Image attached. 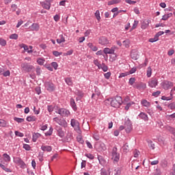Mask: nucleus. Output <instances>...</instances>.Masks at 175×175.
<instances>
[{"label": "nucleus", "instance_id": "412c9836", "mask_svg": "<svg viewBox=\"0 0 175 175\" xmlns=\"http://www.w3.org/2000/svg\"><path fill=\"white\" fill-rule=\"evenodd\" d=\"M57 135L59 136V137H64V136H65V132L62 131V128L59 126L57 128Z\"/></svg>", "mask_w": 175, "mask_h": 175}, {"label": "nucleus", "instance_id": "f704fd0d", "mask_svg": "<svg viewBox=\"0 0 175 175\" xmlns=\"http://www.w3.org/2000/svg\"><path fill=\"white\" fill-rule=\"evenodd\" d=\"M122 150L124 152H128L129 151V146L128 145L127 143H126L123 146H122Z\"/></svg>", "mask_w": 175, "mask_h": 175}, {"label": "nucleus", "instance_id": "6ab92c4d", "mask_svg": "<svg viewBox=\"0 0 175 175\" xmlns=\"http://www.w3.org/2000/svg\"><path fill=\"white\" fill-rule=\"evenodd\" d=\"M141 105H142V106H144V107H150V106H151V103L148 102L147 100L144 99L141 100Z\"/></svg>", "mask_w": 175, "mask_h": 175}, {"label": "nucleus", "instance_id": "72a5a7b5", "mask_svg": "<svg viewBox=\"0 0 175 175\" xmlns=\"http://www.w3.org/2000/svg\"><path fill=\"white\" fill-rule=\"evenodd\" d=\"M100 69H102L104 72H107L109 70V67L105 64V63H103L100 66Z\"/></svg>", "mask_w": 175, "mask_h": 175}, {"label": "nucleus", "instance_id": "58836bf2", "mask_svg": "<svg viewBox=\"0 0 175 175\" xmlns=\"http://www.w3.org/2000/svg\"><path fill=\"white\" fill-rule=\"evenodd\" d=\"M46 60L44 58H38L37 59V63L38 65H44Z\"/></svg>", "mask_w": 175, "mask_h": 175}, {"label": "nucleus", "instance_id": "dca6fc26", "mask_svg": "<svg viewBox=\"0 0 175 175\" xmlns=\"http://www.w3.org/2000/svg\"><path fill=\"white\" fill-rule=\"evenodd\" d=\"M70 105L74 111H77V105H76V101L73 98H70Z\"/></svg>", "mask_w": 175, "mask_h": 175}, {"label": "nucleus", "instance_id": "0eeeda50", "mask_svg": "<svg viewBox=\"0 0 175 175\" xmlns=\"http://www.w3.org/2000/svg\"><path fill=\"white\" fill-rule=\"evenodd\" d=\"M14 162V163H16V165H18L22 169H25V167H27V165L20 157L15 158Z\"/></svg>", "mask_w": 175, "mask_h": 175}, {"label": "nucleus", "instance_id": "6e6d98bb", "mask_svg": "<svg viewBox=\"0 0 175 175\" xmlns=\"http://www.w3.org/2000/svg\"><path fill=\"white\" fill-rule=\"evenodd\" d=\"M2 75L4 76V77H8L10 76V70H6L5 72L3 71Z\"/></svg>", "mask_w": 175, "mask_h": 175}, {"label": "nucleus", "instance_id": "13d9d810", "mask_svg": "<svg viewBox=\"0 0 175 175\" xmlns=\"http://www.w3.org/2000/svg\"><path fill=\"white\" fill-rule=\"evenodd\" d=\"M0 45L3 46H6V40H4L3 38H0Z\"/></svg>", "mask_w": 175, "mask_h": 175}, {"label": "nucleus", "instance_id": "864d4df0", "mask_svg": "<svg viewBox=\"0 0 175 175\" xmlns=\"http://www.w3.org/2000/svg\"><path fill=\"white\" fill-rule=\"evenodd\" d=\"M51 66H53V68L55 69V70H57V69H58V63H57L55 62H53L51 63Z\"/></svg>", "mask_w": 175, "mask_h": 175}, {"label": "nucleus", "instance_id": "c756f323", "mask_svg": "<svg viewBox=\"0 0 175 175\" xmlns=\"http://www.w3.org/2000/svg\"><path fill=\"white\" fill-rule=\"evenodd\" d=\"M151 75H152V68H151V66H149L147 68L146 76L147 77H151Z\"/></svg>", "mask_w": 175, "mask_h": 175}, {"label": "nucleus", "instance_id": "b1692460", "mask_svg": "<svg viewBox=\"0 0 175 175\" xmlns=\"http://www.w3.org/2000/svg\"><path fill=\"white\" fill-rule=\"evenodd\" d=\"M150 23H151L150 20L144 21L142 23V28L146 29V28L150 25Z\"/></svg>", "mask_w": 175, "mask_h": 175}, {"label": "nucleus", "instance_id": "09e8293b", "mask_svg": "<svg viewBox=\"0 0 175 175\" xmlns=\"http://www.w3.org/2000/svg\"><path fill=\"white\" fill-rule=\"evenodd\" d=\"M53 135V128L51 127L49 130L45 133V136H51Z\"/></svg>", "mask_w": 175, "mask_h": 175}, {"label": "nucleus", "instance_id": "39448f33", "mask_svg": "<svg viewBox=\"0 0 175 175\" xmlns=\"http://www.w3.org/2000/svg\"><path fill=\"white\" fill-rule=\"evenodd\" d=\"M55 113L59 114L62 117H68V116H70V111L65 108H60L57 109Z\"/></svg>", "mask_w": 175, "mask_h": 175}, {"label": "nucleus", "instance_id": "1a4fd4ad", "mask_svg": "<svg viewBox=\"0 0 175 175\" xmlns=\"http://www.w3.org/2000/svg\"><path fill=\"white\" fill-rule=\"evenodd\" d=\"M158 84V79L157 78H152L148 81V85L150 88H156Z\"/></svg>", "mask_w": 175, "mask_h": 175}, {"label": "nucleus", "instance_id": "7ed1b4c3", "mask_svg": "<svg viewBox=\"0 0 175 175\" xmlns=\"http://www.w3.org/2000/svg\"><path fill=\"white\" fill-rule=\"evenodd\" d=\"M112 161L114 163H117L120 161V153L117 152V147H113L112 149Z\"/></svg>", "mask_w": 175, "mask_h": 175}, {"label": "nucleus", "instance_id": "e2e57ef3", "mask_svg": "<svg viewBox=\"0 0 175 175\" xmlns=\"http://www.w3.org/2000/svg\"><path fill=\"white\" fill-rule=\"evenodd\" d=\"M110 76H111V72H110L104 74V77L107 79V80H109V79H110Z\"/></svg>", "mask_w": 175, "mask_h": 175}, {"label": "nucleus", "instance_id": "4be33fe9", "mask_svg": "<svg viewBox=\"0 0 175 175\" xmlns=\"http://www.w3.org/2000/svg\"><path fill=\"white\" fill-rule=\"evenodd\" d=\"M40 136H42V135H40V133H33V135H32L33 142L34 143H36V140H38V139H39V137H40Z\"/></svg>", "mask_w": 175, "mask_h": 175}, {"label": "nucleus", "instance_id": "a211bd4d", "mask_svg": "<svg viewBox=\"0 0 175 175\" xmlns=\"http://www.w3.org/2000/svg\"><path fill=\"white\" fill-rule=\"evenodd\" d=\"M31 31H36V32H38V31H39L40 26H39V24L38 23H33L31 26Z\"/></svg>", "mask_w": 175, "mask_h": 175}, {"label": "nucleus", "instance_id": "aec40b11", "mask_svg": "<svg viewBox=\"0 0 175 175\" xmlns=\"http://www.w3.org/2000/svg\"><path fill=\"white\" fill-rule=\"evenodd\" d=\"M56 42L58 43V44H61V43H65V37H64V35H59V38L56 40Z\"/></svg>", "mask_w": 175, "mask_h": 175}, {"label": "nucleus", "instance_id": "473e14b6", "mask_svg": "<svg viewBox=\"0 0 175 175\" xmlns=\"http://www.w3.org/2000/svg\"><path fill=\"white\" fill-rule=\"evenodd\" d=\"M123 45L124 46V47H126V49H129V46L131 45V41L129 40H125L124 41H123Z\"/></svg>", "mask_w": 175, "mask_h": 175}, {"label": "nucleus", "instance_id": "603ef678", "mask_svg": "<svg viewBox=\"0 0 175 175\" xmlns=\"http://www.w3.org/2000/svg\"><path fill=\"white\" fill-rule=\"evenodd\" d=\"M148 146L150 148H152V150H154L155 149V144L154 143H152V141H149L148 142Z\"/></svg>", "mask_w": 175, "mask_h": 175}, {"label": "nucleus", "instance_id": "5fc2aeb1", "mask_svg": "<svg viewBox=\"0 0 175 175\" xmlns=\"http://www.w3.org/2000/svg\"><path fill=\"white\" fill-rule=\"evenodd\" d=\"M114 175H121V168H116L114 170Z\"/></svg>", "mask_w": 175, "mask_h": 175}, {"label": "nucleus", "instance_id": "37998d69", "mask_svg": "<svg viewBox=\"0 0 175 175\" xmlns=\"http://www.w3.org/2000/svg\"><path fill=\"white\" fill-rule=\"evenodd\" d=\"M135 81H136V79L135 77H131L129 79V84L130 85H133V84H135Z\"/></svg>", "mask_w": 175, "mask_h": 175}, {"label": "nucleus", "instance_id": "5701e85b", "mask_svg": "<svg viewBox=\"0 0 175 175\" xmlns=\"http://www.w3.org/2000/svg\"><path fill=\"white\" fill-rule=\"evenodd\" d=\"M98 159L99 161L100 165H101L102 166H105V165H106V160H105V159L103 158V157L102 156H98Z\"/></svg>", "mask_w": 175, "mask_h": 175}, {"label": "nucleus", "instance_id": "9d476101", "mask_svg": "<svg viewBox=\"0 0 175 175\" xmlns=\"http://www.w3.org/2000/svg\"><path fill=\"white\" fill-rule=\"evenodd\" d=\"M161 86L164 90H170L173 87V83L172 81H164L161 83Z\"/></svg>", "mask_w": 175, "mask_h": 175}, {"label": "nucleus", "instance_id": "c85d7f7f", "mask_svg": "<svg viewBox=\"0 0 175 175\" xmlns=\"http://www.w3.org/2000/svg\"><path fill=\"white\" fill-rule=\"evenodd\" d=\"M121 0H111L108 2V6H111V5H117V3H120Z\"/></svg>", "mask_w": 175, "mask_h": 175}, {"label": "nucleus", "instance_id": "f3484780", "mask_svg": "<svg viewBox=\"0 0 175 175\" xmlns=\"http://www.w3.org/2000/svg\"><path fill=\"white\" fill-rule=\"evenodd\" d=\"M20 47L21 49H24L25 51H27L28 54H31V53H33V51L29 50L28 45L25 44H21Z\"/></svg>", "mask_w": 175, "mask_h": 175}, {"label": "nucleus", "instance_id": "ea45409f", "mask_svg": "<svg viewBox=\"0 0 175 175\" xmlns=\"http://www.w3.org/2000/svg\"><path fill=\"white\" fill-rule=\"evenodd\" d=\"M76 95L80 96V98H83L84 96V93L81 90H77L75 92Z\"/></svg>", "mask_w": 175, "mask_h": 175}, {"label": "nucleus", "instance_id": "338daca9", "mask_svg": "<svg viewBox=\"0 0 175 175\" xmlns=\"http://www.w3.org/2000/svg\"><path fill=\"white\" fill-rule=\"evenodd\" d=\"M162 100H172V97H167L165 96H163L161 97Z\"/></svg>", "mask_w": 175, "mask_h": 175}, {"label": "nucleus", "instance_id": "052dcab7", "mask_svg": "<svg viewBox=\"0 0 175 175\" xmlns=\"http://www.w3.org/2000/svg\"><path fill=\"white\" fill-rule=\"evenodd\" d=\"M14 120L18 123L24 122V118H14Z\"/></svg>", "mask_w": 175, "mask_h": 175}, {"label": "nucleus", "instance_id": "8fccbe9b", "mask_svg": "<svg viewBox=\"0 0 175 175\" xmlns=\"http://www.w3.org/2000/svg\"><path fill=\"white\" fill-rule=\"evenodd\" d=\"M23 148L26 150V151H31V146L29 144H24Z\"/></svg>", "mask_w": 175, "mask_h": 175}, {"label": "nucleus", "instance_id": "7c9ffc66", "mask_svg": "<svg viewBox=\"0 0 175 175\" xmlns=\"http://www.w3.org/2000/svg\"><path fill=\"white\" fill-rule=\"evenodd\" d=\"M88 46L93 51H98V47H96V46H94V44L92 43H91V42L88 43Z\"/></svg>", "mask_w": 175, "mask_h": 175}, {"label": "nucleus", "instance_id": "4d7b16f0", "mask_svg": "<svg viewBox=\"0 0 175 175\" xmlns=\"http://www.w3.org/2000/svg\"><path fill=\"white\" fill-rule=\"evenodd\" d=\"M168 107L171 110H175V102H173V103H171L170 104H169Z\"/></svg>", "mask_w": 175, "mask_h": 175}, {"label": "nucleus", "instance_id": "20e7f679", "mask_svg": "<svg viewBox=\"0 0 175 175\" xmlns=\"http://www.w3.org/2000/svg\"><path fill=\"white\" fill-rule=\"evenodd\" d=\"M53 121L60 125V126H63V128H68V122L64 119L59 118L58 117L54 118Z\"/></svg>", "mask_w": 175, "mask_h": 175}, {"label": "nucleus", "instance_id": "bf43d9fd", "mask_svg": "<svg viewBox=\"0 0 175 175\" xmlns=\"http://www.w3.org/2000/svg\"><path fill=\"white\" fill-rule=\"evenodd\" d=\"M96 18H97L98 21L100 20V13L99 12V10H96L95 12Z\"/></svg>", "mask_w": 175, "mask_h": 175}, {"label": "nucleus", "instance_id": "a878e982", "mask_svg": "<svg viewBox=\"0 0 175 175\" xmlns=\"http://www.w3.org/2000/svg\"><path fill=\"white\" fill-rule=\"evenodd\" d=\"M8 126V122L3 119H0V127L6 128Z\"/></svg>", "mask_w": 175, "mask_h": 175}, {"label": "nucleus", "instance_id": "f257e3e1", "mask_svg": "<svg viewBox=\"0 0 175 175\" xmlns=\"http://www.w3.org/2000/svg\"><path fill=\"white\" fill-rule=\"evenodd\" d=\"M122 105V98L121 96H116L111 100V106L116 109L120 107Z\"/></svg>", "mask_w": 175, "mask_h": 175}, {"label": "nucleus", "instance_id": "ddd939ff", "mask_svg": "<svg viewBox=\"0 0 175 175\" xmlns=\"http://www.w3.org/2000/svg\"><path fill=\"white\" fill-rule=\"evenodd\" d=\"M41 5L44 9L50 10L51 8V2H46V1L41 2Z\"/></svg>", "mask_w": 175, "mask_h": 175}, {"label": "nucleus", "instance_id": "de8ad7c7", "mask_svg": "<svg viewBox=\"0 0 175 175\" xmlns=\"http://www.w3.org/2000/svg\"><path fill=\"white\" fill-rule=\"evenodd\" d=\"M159 95H161V91L157 90L154 92L152 93V96H154V98H158V96H159Z\"/></svg>", "mask_w": 175, "mask_h": 175}, {"label": "nucleus", "instance_id": "c03bdc74", "mask_svg": "<svg viewBox=\"0 0 175 175\" xmlns=\"http://www.w3.org/2000/svg\"><path fill=\"white\" fill-rule=\"evenodd\" d=\"M126 76H129V73L128 72H122L119 75V79H122V77H126Z\"/></svg>", "mask_w": 175, "mask_h": 175}, {"label": "nucleus", "instance_id": "3c124183", "mask_svg": "<svg viewBox=\"0 0 175 175\" xmlns=\"http://www.w3.org/2000/svg\"><path fill=\"white\" fill-rule=\"evenodd\" d=\"M136 70H137V68L136 67H133L127 72L129 73V75H133V73L136 72Z\"/></svg>", "mask_w": 175, "mask_h": 175}, {"label": "nucleus", "instance_id": "680f3d73", "mask_svg": "<svg viewBox=\"0 0 175 175\" xmlns=\"http://www.w3.org/2000/svg\"><path fill=\"white\" fill-rule=\"evenodd\" d=\"M15 135L18 136V137H24V133L19 132V131H15Z\"/></svg>", "mask_w": 175, "mask_h": 175}, {"label": "nucleus", "instance_id": "6e6552de", "mask_svg": "<svg viewBox=\"0 0 175 175\" xmlns=\"http://www.w3.org/2000/svg\"><path fill=\"white\" fill-rule=\"evenodd\" d=\"M21 66L23 72H31V70L33 69V66L29 64L28 63H23Z\"/></svg>", "mask_w": 175, "mask_h": 175}, {"label": "nucleus", "instance_id": "a19ab883", "mask_svg": "<svg viewBox=\"0 0 175 175\" xmlns=\"http://www.w3.org/2000/svg\"><path fill=\"white\" fill-rule=\"evenodd\" d=\"M10 39H14V40H17L18 39V34L13 33L10 36Z\"/></svg>", "mask_w": 175, "mask_h": 175}, {"label": "nucleus", "instance_id": "79ce46f5", "mask_svg": "<svg viewBox=\"0 0 175 175\" xmlns=\"http://www.w3.org/2000/svg\"><path fill=\"white\" fill-rule=\"evenodd\" d=\"M103 53L105 54H113L112 52H111V49H109V48H105L103 49Z\"/></svg>", "mask_w": 175, "mask_h": 175}, {"label": "nucleus", "instance_id": "f03ea898", "mask_svg": "<svg viewBox=\"0 0 175 175\" xmlns=\"http://www.w3.org/2000/svg\"><path fill=\"white\" fill-rule=\"evenodd\" d=\"M70 125L77 133H81V129H80V123L76 119H71Z\"/></svg>", "mask_w": 175, "mask_h": 175}, {"label": "nucleus", "instance_id": "9b49d317", "mask_svg": "<svg viewBox=\"0 0 175 175\" xmlns=\"http://www.w3.org/2000/svg\"><path fill=\"white\" fill-rule=\"evenodd\" d=\"M99 44L101 46H106L107 44H110V40L107 39L106 37H101L98 40Z\"/></svg>", "mask_w": 175, "mask_h": 175}, {"label": "nucleus", "instance_id": "cd10ccee", "mask_svg": "<svg viewBox=\"0 0 175 175\" xmlns=\"http://www.w3.org/2000/svg\"><path fill=\"white\" fill-rule=\"evenodd\" d=\"M125 105H126V106L124 107V110L128 111V110H129V108L131 107V106H132V105H135V103L133 101H130L129 103H126Z\"/></svg>", "mask_w": 175, "mask_h": 175}, {"label": "nucleus", "instance_id": "bb28decb", "mask_svg": "<svg viewBox=\"0 0 175 175\" xmlns=\"http://www.w3.org/2000/svg\"><path fill=\"white\" fill-rule=\"evenodd\" d=\"M131 57L132 59H139V54H137V52H131Z\"/></svg>", "mask_w": 175, "mask_h": 175}, {"label": "nucleus", "instance_id": "a18cd8bd", "mask_svg": "<svg viewBox=\"0 0 175 175\" xmlns=\"http://www.w3.org/2000/svg\"><path fill=\"white\" fill-rule=\"evenodd\" d=\"M129 100H131V98H129V96H126L122 103H123V105H126V103H129Z\"/></svg>", "mask_w": 175, "mask_h": 175}, {"label": "nucleus", "instance_id": "423d86ee", "mask_svg": "<svg viewBox=\"0 0 175 175\" xmlns=\"http://www.w3.org/2000/svg\"><path fill=\"white\" fill-rule=\"evenodd\" d=\"M44 86L46 90H47L49 92H53V91H55V85H54V83H53V82H45Z\"/></svg>", "mask_w": 175, "mask_h": 175}, {"label": "nucleus", "instance_id": "e433bc0d", "mask_svg": "<svg viewBox=\"0 0 175 175\" xmlns=\"http://www.w3.org/2000/svg\"><path fill=\"white\" fill-rule=\"evenodd\" d=\"M65 81H66L67 85H73V82L72 81L71 78H66Z\"/></svg>", "mask_w": 175, "mask_h": 175}, {"label": "nucleus", "instance_id": "49530a36", "mask_svg": "<svg viewBox=\"0 0 175 175\" xmlns=\"http://www.w3.org/2000/svg\"><path fill=\"white\" fill-rule=\"evenodd\" d=\"M159 40V38L154 36V37L153 38L149 39V42L150 43H154V42H158Z\"/></svg>", "mask_w": 175, "mask_h": 175}, {"label": "nucleus", "instance_id": "393cba45", "mask_svg": "<svg viewBox=\"0 0 175 175\" xmlns=\"http://www.w3.org/2000/svg\"><path fill=\"white\" fill-rule=\"evenodd\" d=\"M36 120L37 118L35 116H29L26 118V121H28V122H32L33 121H36Z\"/></svg>", "mask_w": 175, "mask_h": 175}, {"label": "nucleus", "instance_id": "774afa93", "mask_svg": "<svg viewBox=\"0 0 175 175\" xmlns=\"http://www.w3.org/2000/svg\"><path fill=\"white\" fill-rule=\"evenodd\" d=\"M100 175H109V172L105 170H100Z\"/></svg>", "mask_w": 175, "mask_h": 175}, {"label": "nucleus", "instance_id": "4468645a", "mask_svg": "<svg viewBox=\"0 0 175 175\" xmlns=\"http://www.w3.org/2000/svg\"><path fill=\"white\" fill-rule=\"evenodd\" d=\"M138 117L141 118V120H143V121H145L147 122L148 121V115L144 112H141L139 115Z\"/></svg>", "mask_w": 175, "mask_h": 175}, {"label": "nucleus", "instance_id": "2eb2a0df", "mask_svg": "<svg viewBox=\"0 0 175 175\" xmlns=\"http://www.w3.org/2000/svg\"><path fill=\"white\" fill-rule=\"evenodd\" d=\"M42 151H44L46 152H51L53 151V148L51 146H41Z\"/></svg>", "mask_w": 175, "mask_h": 175}, {"label": "nucleus", "instance_id": "4c0bfd02", "mask_svg": "<svg viewBox=\"0 0 175 175\" xmlns=\"http://www.w3.org/2000/svg\"><path fill=\"white\" fill-rule=\"evenodd\" d=\"M0 167L3 169V170H4L5 172H7L8 173L10 172V169L6 167V166H5V165L2 163H0Z\"/></svg>", "mask_w": 175, "mask_h": 175}, {"label": "nucleus", "instance_id": "69168bd1", "mask_svg": "<svg viewBox=\"0 0 175 175\" xmlns=\"http://www.w3.org/2000/svg\"><path fill=\"white\" fill-rule=\"evenodd\" d=\"M73 54V50L70 49L66 53H64V55H72Z\"/></svg>", "mask_w": 175, "mask_h": 175}, {"label": "nucleus", "instance_id": "f8f14e48", "mask_svg": "<svg viewBox=\"0 0 175 175\" xmlns=\"http://www.w3.org/2000/svg\"><path fill=\"white\" fill-rule=\"evenodd\" d=\"M124 129L126 132V133H129L131 131H132V123H131V121L126 122L124 124Z\"/></svg>", "mask_w": 175, "mask_h": 175}, {"label": "nucleus", "instance_id": "2f4dec72", "mask_svg": "<svg viewBox=\"0 0 175 175\" xmlns=\"http://www.w3.org/2000/svg\"><path fill=\"white\" fill-rule=\"evenodd\" d=\"M3 157L4 158V161L5 162H10L11 158L10 156L6 153H4L3 154Z\"/></svg>", "mask_w": 175, "mask_h": 175}, {"label": "nucleus", "instance_id": "0e129e2a", "mask_svg": "<svg viewBox=\"0 0 175 175\" xmlns=\"http://www.w3.org/2000/svg\"><path fill=\"white\" fill-rule=\"evenodd\" d=\"M116 50H118V47H117L116 46H111V52L112 53V54H114Z\"/></svg>", "mask_w": 175, "mask_h": 175}, {"label": "nucleus", "instance_id": "c9c22d12", "mask_svg": "<svg viewBox=\"0 0 175 175\" xmlns=\"http://www.w3.org/2000/svg\"><path fill=\"white\" fill-rule=\"evenodd\" d=\"M93 62L94 65L97 66L98 69H100V66H102V64H100V62H99V60L94 59Z\"/></svg>", "mask_w": 175, "mask_h": 175}]
</instances>
